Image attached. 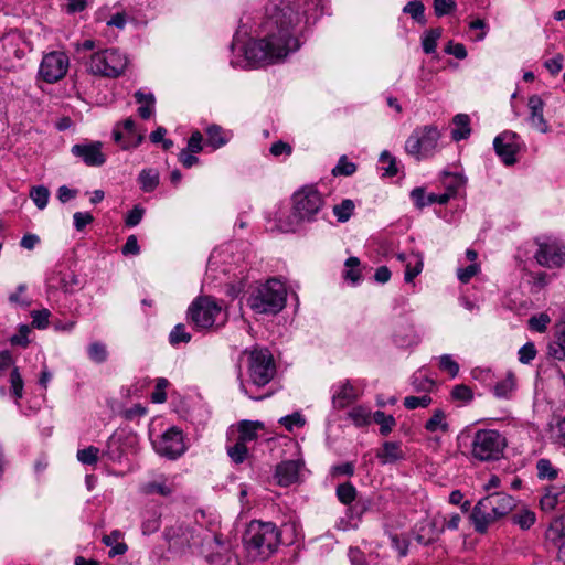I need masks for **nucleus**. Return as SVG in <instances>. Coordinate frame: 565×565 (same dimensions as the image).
Wrapping results in <instances>:
<instances>
[{"label": "nucleus", "mask_w": 565, "mask_h": 565, "mask_svg": "<svg viewBox=\"0 0 565 565\" xmlns=\"http://www.w3.org/2000/svg\"><path fill=\"white\" fill-rule=\"evenodd\" d=\"M46 284L49 289L73 292L78 285V278L72 271L55 270L49 276Z\"/></svg>", "instance_id": "obj_19"}, {"label": "nucleus", "mask_w": 565, "mask_h": 565, "mask_svg": "<svg viewBox=\"0 0 565 565\" xmlns=\"http://www.w3.org/2000/svg\"><path fill=\"white\" fill-rule=\"evenodd\" d=\"M562 501H565V483L546 487L540 507L544 512H552Z\"/></svg>", "instance_id": "obj_21"}, {"label": "nucleus", "mask_w": 565, "mask_h": 565, "mask_svg": "<svg viewBox=\"0 0 565 565\" xmlns=\"http://www.w3.org/2000/svg\"><path fill=\"white\" fill-rule=\"evenodd\" d=\"M31 329L28 324H20L19 332L10 338L12 345L26 348L29 345V333Z\"/></svg>", "instance_id": "obj_57"}, {"label": "nucleus", "mask_w": 565, "mask_h": 565, "mask_svg": "<svg viewBox=\"0 0 565 565\" xmlns=\"http://www.w3.org/2000/svg\"><path fill=\"white\" fill-rule=\"evenodd\" d=\"M294 216L299 221H311L323 205L321 194L313 186H305L294 194Z\"/></svg>", "instance_id": "obj_10"}, {"label": "nucleus", "mask_w": 565, "mask_h": 565, "mask_svg": "<svg viewBox=\"0 0 565 565\" xmlns=\"http://www.w3.org/2000/svg\"><path fill=\"white\" fill-rule=\"evenodd\" d=\"M425 429L429 433L448 431L449 425L446 420L445 412L440 408L434 409L431 417L425 424Z\"/></svg>", "instance_id": "obj_31"}, {"label": "nucleus", "mask_w": 565, "mask_h": 565, "mask_svg": "<svg viewBox=\"0 0 565 565\" xmlns=\"http://www.w3.org/2000/svg\"><path fill=\"white\" fill-rule=\"evenodd\" d=\"M275 374L274 358L268 349L255 348L248 352V375L254 385L265 386L274 379Z\"/></svg>", "instance_id": "obj_8"}, {"label": "nucleus", "mask_w": 565, "mask_h": 565, "mask_svg": "<svg viewBox=\"0 0 565 565\" xmlns=\"http://www.w3.org/2000/svg\"><path fill=\"white\" fill-rule=\"evenodd\" d=\"M356 171V164L349 161L345 156H342L337 166L332 169L333 175L350 177Z\"/></svg>", "instance_id": "obj_50"}, {"label": "nucleus", "mask_w": 565, "mask_h": 565, "mask_svg": "<svg viewBox=\"0 0 565 565\" xmlns=\"http://www.w3.org/2000/svg\"><path fill=\"white\" fill-rule=\"evenodd\" d=\"M205 134V145L211 147L213 150L224 147L232 137L230 132L225 131L221 126L215 124L207 126Z\"/></svg>", "instance_id": "obj_24"}, {"label": "nucleus", "mask_w": 565, "mask_h": 565, "mask_svg": "<svg viewBox=\"0 0 565 565\" xmlns=\"http://www.w3.org/2000/svg\"><path fill=\"white\" fill-rule=\"evenodd\" d=\"M102 149L103 143L100 141H86L74 145L71 148V153L88 167H100L106 162V156Z\"/></svg>", "instance_id": "obj_16"}, {"label": "nucleus", "mask_w": 565, "mask_h": 565, "mask_svg": "<svg viewBox=\"0 0 565 565\" xmlns=\"http://www.w3.org/2000/svg\"><path fill=\"white\" fill-rule=\"evenodd\" d=\"M514 379L511 374H509L504 380L498 382L493 386V393L499 398H507L514 390Z\"/></svg>", "instance_id": "obj_46"}, {"label": "nucleus", "mask_w": 565, "mask_h": 565, "mask_svg": "<svg viewBox=\"0 0 565 565\" xmlns=\"http://www.w3.org/2000/svg\"><path fill=\"white\" fill-rule=\"evenodd\" d=\"M201 536L196 529L189 527L182 523H177L166 529L164 539L170 550L183 552L185 548L198 544Z\"/></svg>", "instance_id": "obj_13"}, {"label": "nucleus", "mask_w": 565, "mask_h": 565, "mask_svg": "<svg viewBox=\"0 0 565 565\" xmlns=\"http://www.w3.org/2000/svg\"><path fill=\"white\" fill-rule=\"evenodd\" d=\"M412 386L416 392H429L434 386V381L425 374L417 372L412 376Z\"/></svg>", "instance_id": "obj_52"}, {"label": "nucleus", "mask_w": 565, "mask_h": 565, "mask_svg": "<svg viewBox=\"0 0 565 565\" xmlns=\"http://www.w3.org/2000/svg\"><path fill=\"white\" fill-rule=\"evenodd\" d=\"M404 13L409 14L414 20L419 23H425V7L420 0L409 1L403 9Z\"/></svg>", "instance_id": "obj_47"}, {"label": "nucleus", "mask_w": 565, "mask_h": 565, "mask_svg": "<svg viewBox=\"0 0 565 565\" xmlns=\"http://www.w3.org/2000/svg\"><path fill=\"white\" fill-rule=\"evenodd\" d=\"M354 207V202L345 199L340 204L333 206V213L339 222L344 223L351 217Z\"/></svg>", "instance_id": "obj_41"}, {"label": "nucleus", "mask_w": 565, "mask_h": 565, "mask_svg": "<svg viewBox=\"0 0 565 565\" xmlns=\"http://www.w3.org/2000/svg\"><path fill=\"white\" fill-rule=\"evenodd\" d=\"M68 66L67 55L64 52L53 51L43 56L39 75L46 83H56L65 76Z\"/></svg>", "instance_id": "obj_12"}, {"label": "nucleus", "mask_w": 565, "mask_h": 565, "mask_svg": "<svg viewBox=\"0 0 565 565\" xmlns=\"http://www.w3.org/2000/svg\"><path fill=\"white\" fill-rule=\"evenodd\" d=\"M565 328L563 327L555 333V339L547 345V355L558 361L565 360Z\"/></svg>", "instance_id": "obj_29"}, {"label": "nucleus", "mask_w": 565, "mask_h": 565, "mask_svg": "<svg viewBox=\"0 0 565 565\" xmlns=\"http://www.w3.org/2000/svg\"><path fill=\"white\" fill-rule=\"evenodd\" d=\"M302 462L300 460H287L276 467L275 477L282 487H288L299 479Z\"/></svg>", "instance_id": "obj_18"}, {"label": "nucleus", "mask_w": 565, "mask_h": 565, "mask_svg": "<svg viewBox=\"0 0 565 565\" xmlns=\"http://www.w3.org/2000/svg\"><path fill=\"white\" fill-rule=\"evenodd\" d=\"M349 416L356 426H364L370 423L371 413L363 407H356L349 413Z\"/></svg>", "instance_id": "obj_61"}, {"label": "nucleus", "mask_w": 565, "mask_h": 565, "mask_svg": "<svg viewBox=\"0 0 565 565\" xmlns=\"http://www.w3.org/2000/svg\"><path fill=\"white\" fill-rule=\"evenodd\" d=\"M10 383H11V393L12 395L17 398V399H20L22 397V394H23V380L20 375V372L18 370V367H14L12 371H11V374H10Z\"/></svg>", "instance_id": "obj_56"}, {"label": "nucleus", "mask_w": 565, "mask_h": 565, "mask_svg": "<svg viewBox=\"0 0 565 565\" xmlns=\"http://www.w3.org/2000/svg\"><path fill=\"white\" fill-rule=\"evenodd\" d=\"M376 458L381 465H392L405 458L399 441H385L376 451Z\"/></svg>", "instance_id": "obj_22"}, {"label": "nucleus", "mask_w": 565, "mask_h": 565, "mask_svg": "<svg viewBox=\"0 0 565 565\" xmlns=\"http://www.w3.org/2000/svg\"><path fill=\"white\" fill-rule=\"evenodd\" d=\"M280 544V532L271 522L254 520L244 534V546L252 559L269 558Z\"/></svg>", "instance_id": "obj_2"}, {"label": "nucleus", "mask_w": 565, "mask_h": 565, "mask_svg": "<svg viewBox=\"0 0 565 565\" xmlns=\"http://www.w3.org/2000/svg\"><path fill=\"white\" fill-rule=\"evenodd\" d=\"M537 477L540 479L555 480L558 476L556 469L548 459L542 458L536 462Z\"/></svg>", "instance_id": "obj_39"}, {"label": "nucleus", "mask_w": 565, "mask_h": 565, "mask_svg": "<svg viewBox=\"0 0 565 565\" xmlns=\"http://www.w3.org/2000/svg\"><path fill=\"white\" fill-rule=\"evenodd\" d=\"M225 322V313L222 307L211 297H199L192 301L188 309V318L198 330L211 329Z\"/></svg>", "instance_id": "obj_7"}, {"label": "nucleus", "mask_w": 565, "mask_h": 565, "mask_svg": "<svg viewBox=\"0 0 565 565\" xmlns=\"http://www.w3.org/2000/svg\"><path fill=\"white\" fill-rule=\"evenodd\" d=\"M264 428L263 423L253 420H242L238 424V438L243 443L247 444L256 440L258 431Z\"/></svg>", "instance_id": "obj_26"}, {"label": "nucleus", "mask_w": 565, "mask_h": 565, "mask_svg": "<svg viewBox=\"0 0 565 565\" xmlns=\"http://www.w3.org/2000/svg\"><path fill=\"white\" fill-rule=\"evenodd\" d=\"M519 354V361L523 364L531 363L536 355V349L534 343L527 342L524 345H522L518 352Z\"/></svg>", "instance_id": "obj_60"}, {"label": "nucleus", "mask_w": 565, "mask_h": 565, "mask_svg": "<svg viewBox=\"0 0 565 565\" xmlns=\"http://www.w3.org/2000/svg\"><path fill=\"white\" fill-rule=\"evenodd\" d=\"M358 397L355 387L345 381L341 383L332 396V404L335 408H344Z\"/></svg>", "instance_id": "obj_23"}, {"label": "nucleus", "mask_w": 565, "mask_h": 565, "mask_svg": "<svg viewBox=\"0 0 565 565\" xmlns=\"http://www.w3.org/2000/svg\"><path fill=\"white\" fill-rule=\"evenodd\" d=\"M423 266V257L419 254L412 255V259L405 265V281L412 282L413 279L422 273Z\"/></svg>", "instance_id": "obj_35"}, {"label": "nucleus", "mask_w": 565, "mask_h": 565, "mask_svg": "<svg viewBox=\"0 0 565 565\" xmlns=\"http://www.w3.org/2000/svg\"><path fill=\"white\" fill-rule=\"evenodd\" d=\"M173 486L169 483L166 478L150 481L141 486V492L147 495L157 493L162 497H169L173 493Z\"/></svg>", "instance_id": "obj_28"}, {"label": "nucleus", "mask_w": 565, "mask_h": 565, "mask_svg": "<svg viewBox=\"0 0 565 565\" xmlns=\"http://www.w3.org/2000/svg\"><path fill=\"white\" fill-rule=\"evenodd\" d=\"M30 198L39 210H44L49 203L50 191L44 185L32 186Z\"/></svg>", "instance_id": "obj_38"}, {"label": "nucleus", "mask_w": 565, "mask_h": 565, "mask_svg": "<svg viewBox=\"0 0 565 565\" xmlns=\"http://www.w3.org/2000/svg\"><path fill=\"white\" fill-rule=\"evenodd\" d=\"M372 420L380 425V434L387 436L396 425V420L392 415H386L382 411H376L372 414Z\"/></svg>", "instance_id": "obj_34"}, {"label": "nucleus", "mask_w": 565, "mask_h": 565, "mask_svg": "<svg viewBox=\"0 0 565 565\" xmlns=\"http://www.w3.org/2000/svg\"><path fill=\"white\" fill-rule=\"evenodd\" d=\"M199 530L200 532L204 533V536L202 537V553L210 552L206 554L205 557L207 562L213 563L214 554L218 555L220 552L224 548V544L221 540V536L217 534L209 533L201 527Z\"/></svg>", "instance_id": "obj_25"}, {"label": "nucleus", "mask_w": 565, "mask_h": 565, "mask_svg": "<svg viewBox=\"0 0 565 565\" xmlns=\"http://www.w3.org/2000/svg\"><path fill=\"white\" fill-rule=\"evenodd\" d=\"M380 163L382 164L383 175L393 177L397 174L396 159L387 150L380 154Z\"/></svg>", "instance_id": "obj_48"}, {"label": "nucleus", "mask_w": 565, "mask_h": 565, "mask_svg": "<svg viewBox=\"0 0 565 565\" xmlns=\"http://www.w3.org/2000/svg\"><path fill=\"white\" fill-rule=\"evenodd\" d=\"M156 451L169 459H175L185 451L182 431L172 427L153 443Z\"/></svg>", "instance_id": "obj_14"}, {"label": "nucleus", "mask_w": 565, "mask_h": 565, "mask_svg": "<svg viewBox=\"0 0 565 565\" xmlns=\"http://www.w3.org/2000/svg\"><path fill=\"white\" fill-rule=\"evenodd\" d=\"M337 497L343 504H350L355 500L356 490L352 483L345 482L338 486Z\"/></svg>", "instance_id": "obj_49"}, {"label": "nucleus", "mask_w": 565, "mask_h": 565, "mask_svg": "<svg viewBox=\"0 0 565 565\" xmlns=\"http://www.w3.org/2000/svg\"><path fill=\"white\" fill-rule=\"evenodd\" d=\"M534 258L540 266L554 269L565 265V244L555 238L537 239Z\"/></svg>", "instance_id": "obj_11"}, {"label": "nucleus", "mask_w": 565, "mask_h": 565, "mask_svg": "<svg viewBox=\"0 0 565 565\" xmlns=\"http://www.w3.org/2000/svg\"><path fill=\"white\" fill-rule=\"evenodd\" d=\"M88 358L95 363H104L108 358L106 344L102 342H93L87 348Z\"/></svg>", "instance_id": "obj_40"}, {"label": "nucleus", "mask_w": 565, "mask_h": 565, "mask_svg": "<svg viewBox=\"0 0 565 565\" xmlns=\"http://www.w3.org/2000/svg\"><path fill=\"white\" fill-rule=\"evenodd\" d=\"M445 531V524L440 522V515H435L424 522L417 533V541L422 544H429Z\"/></svg>", "instance_id": "obj_20"}, {"label": "nucleus", "mask_w": 565, "mask_h": 565, "mask_svg": "<svg viewBox=\"0 0 565 565\" xmlns=\"http://www.w3.org/2000/svg\"><path fill=\"white\" fill-rule=\"evenodd\" d=\"M551 318L547 313H540L529 319V327L531 330L544 332L547 329Z\"/></svg>", "instance_id": "obj_58"}, {"label": "nucleus", "mask_w": 565, "mask_h": 565, "mask_svg": "<svg viewBox=\"0 0 565 565\" xmlns=\"http://www.w3.org/2000/svg\"><path fill=\"white\" fill-rule=\"evenodd\" d=\"M279 423L289 431L292 430L294 426L301 427L305 425L306 420L302 415L298 412L284 416L279 419Z\"/></svg>", "instance_id": "obj_59"}, {"label": "nucleus", "mask_w": 565, "mask_h": 565, "mask_svg": "<svg viewBox=\"0 0 565 565\" xmlns=\"http://www.w3.org/2000/svg\"><path fill=\"white\" fill-rule=\"evenodd\" d=\"M479 269L480 267L477 263L470 264L465 268H459L457 270V277L462 284H467L478 274Z\"/></svg>", "instance_id": "obj_63"}, {"label": "nucleus", "mask_w": 565, "mask_h": 565, "mask_svg": "<svg viewBox=\"0 0 565 565\" xmlns=\"http://www.w3.org/2000/svg\"><path fill=\"white\" fill-rule=\"evenodd\" d=\"M515 507V500L508 493L494 492L475 505L470 515L475 530L484 533L499 519L508 515Z\"/></svg>", "instance_id": "obj_3"}, {"label": "nucleus", "mask_w": 565, "mask_h": 565, "mask_svg": "<svg viewBox=\"0 0 565 565\" xmlns=\"http://www.w3.org/2000/svg\"><path fill=\"white\" fill-rule=\"evenodd\" d=\"M544 102L539 95H532L527 100L529 116L527 121L535 130L546 134L550 130L548 124L544 118Z\"/></svg>", "instance_id": "obj_17"}, {"label": "nucleus", "mask_w": 565, "mask_h": 565, "mask_svg": "<svg viewBox=\"0 0 565 565\" xmlns=\"http://www.w3.org/2000/svg\"><path fill=\"white\" fill-rule=\"evenodd\" d=\"M227 455L236 465L244 462L248 456L247 444L237 439L234 445L227 447Z\"/></svg>", "instance_id": "obj_36"}, {"label": "nucleus", "mask_w": 565, "mask_h": 565, "mask_svg": "<svg viewBox=\"0 0 565 565\" xmlns=\"http://www.w3.org/2000/svg\"><path fill=\"white\" fill-rule=\"evenodd\" d=\"M519 136L513 131H503L493 140L495 153L505 166H512L516 162V153L520 149L518 143Z\"/></svg>", "instance_id": "obj_15"}, {"label": "nucleus", "mask_w": 565, "mask_h": 565, "mask_svg": "<svg viewBox=\"0 0 565 565\" xmlns=\"http://www.w3.org/2000/svg\"><path fill=\"white\" fill-rule=\"evenodd\" d=\"M128 65L127 56L117 49H106L90 55L87 70L104 77H117Z\"/></svg>", "instance_id": "obj_6"}, {"label": "nucleus", "mask_w": 565, "mask_h": 565, "mask_svg": "<svg viewBox=\"0 0 565 565\" xmlns=\"http://www.w3.org/2000/svg\"><path fill=\"white\" fill-rule=\"evenodd\" d=\"M454 124L456 125V129L451 131L452 139L456 141H460L462 139H466L470 135V118L466 114H458L452 119Z\"/></svg>", "instance_id": "obj_32"}, {"label": "nucleus", "mask_w": 565, "mask_h": 565, "mask_svg": "<svg viewBox=\"0 0 565 565\" xmlns=\"http://www.w3.org/2000/svg\"><path fill=\"white\" fill-rule=\"evenodd\" d=\"M403 404L407 409L426 408L431 404V397L427 394L422 396H406Z\"/></svg>", "instance_id": "obj_53"}, {"label": "nucleus", "mask_w": 565, "mask_h": 565, "mask_svg": "<svg viewBox=\"0 0 565 565\" xmlns=\"http://www.w3.org/2000/svg\"><path fill=\"white\" fill-rule=\"evenodd\" d=\"M345 271H344V278L347 280L352 281L353 284H356L361 280V274H360V259L358 257L351 256L345 260Z\"/></svg>", "instance_id": "obj_44"}, {"label": "nucleus", "mask_w": 565, "mask_h": 565, "mask_svg": "<svg viewBox=\"0 0 565 565\" xmlns=\"http://www.w3.org/2000/svg\"><path fill=\"white\" fill-rule=\"evenodd\" d=\"M440 134L436 127L424 126L415 129L405 142V150L417 160L433 154L437 147Z\"/></svg>", "instance_id": "obj_9"}, {"label": "nucleus", "mask_w": 565, "mask_h": 565, "mask_svg": "<svg viewBox=\"0 0 565 565\" xmlns=\"http://www.w3.org/2000/svg\"><path fill=\"white\" fill-rule=\"evenodd\" d=\"M202 149H203V135L199 130H195L192 132L191 137L189 138L188 147L185 150H188L192 153H198V152H201Z\"/></svg>", "instance_id": "obj_64"}, {"label": "nucleus", "mask_w": 565, "mask_h": 565, "mask_svg": "<svg viewBox=\"0 0 565 565\" xmlns=\"http://www.w3.org/2000/svg\"><path fill=\"white\" fill-rule=\"evenodd\" d=\"M161 514L157 510L146 511L142 515L141 531L143 535L156 533L160 529Z\"/></svg>", "instance_id": "obj_30"}, {"label": "nucleus", "mask_w": 565, "mask_h": 565, "mask_svg": "<svg viewBox=\"0 0 565 565\" xmlns=\"http://www.w3.org/2000/svg\"><path fill=\"white\" fill-rule=\"evenodd\" d=\"M100 450L95 446H88L83 449H78L76 454L77 460L83 465H96L99 459Z\"/></svg>", "instance_id": "obj_42"}, {"label": "nucleus", "mask_w": 565, "mask_h": 565, "mask_svg": "<svg viewBox=\"0 0 565 565\" xmlns=\"http://www.w3.org/2000/svg\"><path fill=\"white\" fill-rule=\"evenodd\" d=\"M136 102L140 105L138 114L142 119H149L154 111L156 98L151 93L138 90L135 93Z\"/></svg>", "instance_id": "obj_27"}, {"label": "nucleus", "mask_w": 565, "mask_h": 565, "mask_svg": "<svg viewBox=\"0 0 565 565\" xmlns=\"http://www.w3.org/2000/svg\"><path fill=\"white\" fill-rule=\"evenodd\" d=\"M441 36V29H431L427 31L423 38V50L425 53L430 54L436 51L437 41Z\"/></svg>", "instance_id": "obj_45"}, {"label": "nucleus", "mask_w": 565, "mask_h": 565, "mask_svg": "<svg viewBox=\"0 0 565 565\" xmlns=\"http://www.w3.org/2000/svg\"><path fill=\"white\" fill-rule=\"evenodd\" d=\"M26 285L20 284L15 290L9 296V301L12 305L20 306L22 308H29L31 306V300L25 296Z\"/></svg>", "instance_id": "obj_51"}, {"label": "nucleus", "mask_w": 565, "mask_h": 565, "mask_svg": "<svg viewBox=\"0 0 565 565\" xmlns=\"http://www.w3.org/2000/svg\"><path fill=\"white\" fill-rule=\"evenodd\" d=\"M456 9L454 0H434V11L437 17L451 13Z\"/></svg>", "instance_id": "obj_62"}, {"label": "nucleus", "mask_w": 565, "mask_h": 565, "mask_svg": "<svg viewBox=\"0 0 565 565\" xmlns=\"http://www.w3.org/2000/svg\"><path fill=\"white\" fill-rule=\"evenodd\" d=\"M191 334L186 331V328L183 323H178L171 330L169 334V342L171 345L175 347L180 343H188L191 341Z\"/></svg>", "instance_id": "obj_43"}, {"label": "nucleus", "mask_w": 565, "mask_h": 565, "mask_svg": "<svg viewBox=\"0 0 565 565\" xmlns=\"http://www.w3.org/2000/svg\"><path fill=\"white\" fill-rule=\"evenodd\" d=\"M305 6H309L306 0H277L269 4L262 24L264 38L249 41L244 49L252 66L280 62L300 47L297 34L307 13L301 11Z\"/></svg>", "instance_id": "obj_1"}, {"label": "nucleus", "mask_w": 565, "mask_h": 565, "mask_svg": "<svg viewBox=\"0 0 565 565\" xmlns=\"http://www.w3.org/2000/svg\"><path fill=\"white\" fill-rule=\"evenodd\" d=\"M138 181L145 192H151L159 184V173L153 169H143L139 173Z\"/></svg>", "instance_id": "obj_33"}, {"label": "nucleus", "mask_w": 565, "mask_h": 565, "mask_svg": "<svg viewBox=\"0 0 565 565\" xmlns=\"http://www.w3.org/2000/svg\"><path fill=\"white\" fill-rule=\"evenodd\" d=\"M286 297L285 285L280 280L271 278L250 292L247 305L255 313L276 315L285 308Z\"/></svg>", "instance_id": "obj_4"}, {"label": "nucleus", "mask_w": 565, "mask_h": 565, "mask_svg": "<svg viewBox=\"0 0 565 565\" xmlns=\"http://www.w3.org/2000/svg\"><path fill=\"white\" fill-rule=\"evenodd\" d=\"M439 369L447 372L451 377H456L459 373V364L450 354H443L439 358Z\"/></svg>", "instance_id": "obj_54"}, {"label": "nucleus", "mask_w": 565, "mask_h": 565, "mask_svg": "<svg viewBox=\"0 0 565 565\" xmlns=\"http://www.w3.org/2000/svg\"><path fill=\"white\" fill-rule=\"evenodd\" d=\"M505 446V438L498 430L479 429L471 441V456L479 461L498 460Z\"/></svg>", "instance_id": "obj_5"}, {"label": "nucleus", "mask_w": 565, "mask_h": 565, "mask_svg": "<svg viewBox=\"0 0 565 565\" xmlns=\"http://www.w3.org/2000/svg\"><path fill=\"white\" fill-rule=\"evenodd\" d=\"M51 316L50 310L42 309V310H33L31 312L32 317V327L36 329H46L49 326V318Z\"/></svg>", "instance_id": "obj_55"}, {"label": "nucleus", "mask_w": 565, "mask_h": 565, "mask_svg": "<svg viewBox=\"0 0 565 565\" xmlns=\"http://www.w3.org/2000/svg\"><path fill=\"white\" fill-rule=\"evenodd\" d=\"M513 523L518 524L522 530H529L536 521L535 513L530 509H521L512 516Z\"/></svg>", "instance_id": "obj_37"}]
</instances>
